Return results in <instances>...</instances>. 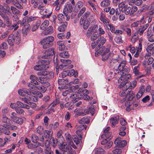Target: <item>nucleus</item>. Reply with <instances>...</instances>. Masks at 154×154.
I'll use <instances>...</instances> for the list:
<instances>
[{
  "label": "nucleus",
  "mask_w": 154,
  "mask_h": 154,
  "mask_svg": "<svg viewBox=\"0 0 154 154\" xmlns=\"http://www.w3.org/2000/svg\"><path fill=\"white\" fill-rule=\"evenodd\" d=\"M106 39L103 37L99 38L97 40V44H98L97 46L98 48H100L102 47L103 44L106 42Z\"/></svg>",
  "instance_id": "19"
},
{
  "label": "nucleus",
  "mask_w": 154,
  "mask_h": 154,
  "mask_svg": "<svg viewBox=\"0 0 154 154\" xmlns=\"http://www.w3.org/2000/svg\"><path fill=\"white\" fill-rule=\"evenodd\" d=\"M58 84L59 85H62L63 86H65L66 85H68L69 84V82L68 80L66 79H59L58 80Z\"/></svg>",
  "instance_id": "31"
},
{
  "label": "nucleus",
  "mask_w": 154,
  "mask_h": 154,
  "mask_svg": "<svg viewBox=\"0 0 154 154\" xmlns=\"http://www.w3.org/2000/svg\"><path fill=\"white\" fill-rule=\"evenodd\" d=\"M94 32V31L93 30L92 27H90L87 30V35L88 36H90L91 34L93 33Z\"/></svg>",
  "instance_id": "61"
},
{
  "label": "nucleus",
  "mask_w": 154,
  "mask_h": 154,
  "mask_svg": "<svg viewBox=\"0 0 154 154\" xmlns=\"http://www.w3.org/2000/svg\"><path fill=\"white\" fill-rule=\"evenodd\" d=\"M68 25V23L66 22H63L62 24L58 28V30L59 32H63L66 29Z\"/></svg>",
  "instance_id": "28"
},
{
  "label": "nucleus",
  "mask_w": 154,
  "mask_h": 154,
  "mask_svg": "<svg viewBox=\"0 0 154 154\" xmlns=\"http://www.w3.org/2000/svg\"><path fill=\"white\" fill-rule=\"evenodd\" d=\"M38 81L41 84L44 85V86L48 87L50 85V83L48 82L47 80V79L44 77H40L38 79Z\"/></svg>",
  "instance_id": "23"
},
{
  "label": "nucleus",
  "mask_w": 154,
  "mask_h": 154,
  "mask_svg": "<svg viewBox=\"0 0 154 154\" xmlns=\"http://www.w3.org/2000/svg\"><path fill=\"white\" fill-rule=\"evenodd\" d=\"M20 40V38H19L15 36L12 33L8 35L7 40L8 44L11 46L13 45L15 42L18 43Z\"/></svg>",
  "instance_id": "8"
},
{
  "label": "nucleus",
  "mask_w": 154,
  "mask_h": 154,
  "mask_svg": "<svg viewBox=\"0 0 154 154\" xmlns=\"http://www.w3.org/2000/svg\"><path fill=\"white\" fill-rule=\"evenodd\" d=\"M78 92L77 94L76 93H73L72 94L69 96L70 99L72 100L73 103H75L77 101L79 100L84 98L85 100H91L92 99V97H90L87 94H80V92L82 91V89L80 88L78 90Z\"/></svg>",
  "instance_id": "1"
},
{
  "label": "nucleus",
  "mask_w": 154,
  "mask_h": 154,
  "mask_svg": "<svg viewBox=\"0 0 154 154\" xmlns=\"http://www.w3.org/2000/svg\"><path fill=\"white\" fill-rule=\"evenodd\" d=\"M31 140L33 143H38L37 140L38 139V138L37 136L34 134H32L31 137Z\"/></svg>",
  "instance_id": "48"
},
{
  "label": "nucleus",
  "mask_w": 154,
  "mask_h": 154,
  "mask_svg": "<svg viewBox=\"0 0 154 154\" xmlns=\"http://www.w3.org/2000/svg\"><path fill=\"white\" fill-rule=\"evenodd\" d=\"M153 50H154V43L151 44L148 46L146 49L147 53L146 54V57L151 56V51Z\"/></svg>",
  "instance_id": "21"
},
{
  "label": "nucleus",
  "mask_w": 154,
  "mask_h": 154,
  "mask_svg": "<svg viewBox=\"0 0 154 154\" xmlns=\"http://www.w3.org/2000/svg\"><path fill=\"white\" fill-rule=\"evenodd\" d=\"M111 47V45L108 44L106 48L103 47L102 48V50L101 55L102 56L103 61H105L111 55V53L110 51Z\"/></svg>",
  "instance_id": "4"
},
{
  "label": "nucleus",
  "mask_w": 154,
  "mask_h": 154,
  "mask_svg": "<svg viewBox=\"0 0 154 154\" xmlns=\"http://www.w3.org/2000/svg\"><path fill=\"white\" fill-rule=\"evenodd\" d=\"M59 149L63 152H66L67 154H74V150L70 146L66 143H60L59 145Z\"/></svg>",
  "instance_id": "5"
},
{
  "label": "nucleus",
  "mask_w": 154,
  "mask_h": 154,
  "mask_svg": "<svg viewBox=\"0 0 154 154\" xmlns=\"http://www.w3.org/2000/svg\"><path fill=\"white\" fill-rule=\"evenodd\" d=\"M73 10V6L72 4L67 3L63 9V13L65 16L68 15V13H71Z\"/></svg>",
  "instance_id": "12"
},
{
  "label": "nucleus",
  "mask_w": 154,
  "mask_h": 154,
  "mask_svg": "<svg viewBox=\"0 0 154 154\" xmlns=\"http://www.w3.org/2000/svg\"><path fill=\"white\" fill-rule=\"evenodd\" d=\"M146 17L145 16H143L138 21L139 22V23H140V24H144L146 23Z\"/></svg>",
  "instance_id": "64"
},
{
  "label": "nucleus",
  "mask_w": 154,
  "mask_h": 154,
  "mask_svg": "<svg viewBox=\"0 0 154 154\" xmlns=\"http://www.w3.org/2000/svg\"><path fill=\"white\" fill-rule=\"evenodd\" d=\"M32 96H25L24 97L20 98V99L23 101L25 103H29L28 101L32 100Z\"/></svg>",
  "instance_id": "36"
},
{
  "label": "nucleus",
  "mask_w": 154,
  "mask_h": 154,
  "mask_svg": "<svg viewBox=\"0 0 154 154\" xmlns=\"http://www.w3.org/2000/svg\"><path fill=\"white\" fill-rule=\"evenodd\" d=\"M122 89V90L120 92V95L121 97H126L128 94V92L129 91H127L125 90H124L123 89Z\"/></svg>",
  "instance_id": "43"
},
{
  "label": "nucleus",
  "mask_w": 154,
  "mask_h": 154,
  "mask_svg": "<svg viewBox=\"0 0 154 154\" xmlns=\"http://www.w3.org/2000/svg\"><path fill=\"white\" fill-rule=\"evenodd\" d=\"M63 133V131L62 130H60L58 131L57 133V137L59 140H61L62 142H63L64 140V138L62 135V134Z\"/></svg>",
  "instance_id": "45"
},
{
  "label": "nucleus",
  "mask_w": 154,
  "mask_h": 154,
  "mask_svg": "<svg viewBox=\"0 0 154 154\" xmlns=\"http://www.w3.org/2000/svg\"><path fill=\"white\" fill-rule=\"evenodd\" d=\"M16 112L19 114H24L25 112L24 110L20 107H17L15 109Z\"/></svg>",
  "instance_id": "57"
},
{
  "label": "nucleus",
  "mask_w": 154,
  "mask_h": 154,
  "mask_svg": "<svg viewBox=\"0 0 154 154\" xmlns=\"http://www.w3.org/2000/svg\"><path fill=\"white\" fill-rule=\"evenodd\" d=\"M131 8L130 6L125 5V6L121 9L122 12L124 13L126 15L130 14V15Z\"/></svg>",
  "instance_id": "25"
},
{
  "label": "nucleus",
  "mask_w": 154,
  "mask_h": 154,
  "mask_svg": "<svg viewBox=\"0 0 154 154\" xmlns=\"http://www.w3.org/2000/svg\"><path fill=\"white\" fill-rule=\"evenodd\" d=\"M121 83L119 86V88H122L124 90L127 91L128 88L131 89V82H126L124 81L122 82H121Z\"/></svg>",
  "instance_id": "14"
},
{
  "label": "nucleus",
  "mask_w": 154,
  "mask_h": 154,
  "mask_svg": "<svg viewBox=\"0 0 154 154\" xmlns=\"http://www.w3.org/2000/svg\"><path fill=\"white\" fill-rule=\"evenodd\" d=\"M145 90V86L142 85L140 86V90L137 95V99L140 98L143 95L144 93Z\"/></svg>",
  "instance_id": "26"
},
{
  "label": "nucleus",
  "mask_w": 154,
  "mask_h": 154,
  "mask_svg": "<svg viewBox=\"0 0 154 154\" xmlns=\"http://www.w3.org/2000/svg\"><path fill=\"white\" fill-rule=\"evenodd\" d=\"M137 10V7L135 6H134L131 8V10L130 12V15H132Z\"/></svg>",
  "instance_id": "58"
},
{
  "label": "nucleus",
  "mask_w": 154,
  "mask_h": 154,
  "mask_svg": "<svg viewBox=\"0 0 154 154\" xmlns=\"http://www.w3.org/2000/svg\"><path fill=\"white\" fill-rule=\"evenodd\" d=\"M53 32V29L52 26H50L45 29L43 32V33L45 35L50 34Z\"/></svg>",
  "instance_id": "27"
},
{
  "label": "nucleus",
  "mask_w": 154,
  "mask_h": 154,
  "mask_svg": "<svg viewBox=\"0 0 154 154\" xmlns=\"http://www.w3.org/2000/svg\"><path fill=\"white\" fill-rule=\"evenodd\" d=\"M2 31L3 32H1V33L2 34L1 36L2 38H4L7 37L8 35L10 32V31L8 30L7 29H5V31H4V29H2Z\"/></svg>",
  "instance_id": "41"
},
{
  "label": "nucleus",
  "mask_w": 154,
  "mask_h": 154,
  "mask_svg": "<svg viewBox=\"0 0 154 154\" xmlns=\"http://www.w3.org/2000/svg\"><path fill=\"white\" fill-rule=\"evenodd\" d=\"M1 125H0V129L2 130V133L7 135H9L10 134L11 132L8 130L7 129L5 128V127L2 128L1 127Z\"/></svg>",
  "instance_id": "49"
},
{
  "label": "nucleus",
  "mask_w": 154,
  "mask_h": 154,
  "mask_svg": "<svg viewBox=\"0 0 154 154\" xmlns=\"http://www.w3.org/2000/svg\"><path fill=\"white\" fill-rule=\"evenodd\" d=\"M27 16H25L23 19L22 21L19 20L17 22V24H20L21 26H23L24 24L26 23V20H27Z\"/></svg>",
  "instance_id": "54"
},
{
  "label": "nucleus",
  "mask_w": 154,
  "mask_h": 154,
  "mask_svg": "<svg viewBox=\"0 0 154 154\" xmlns=\"http://www.w3.org/2000/svg\"><path fill=\"white\" fill-rule=\"evenodd\" d=\"M0 15L3 18L4 21L5 22L6 24L11 22L9 21V18L8 16L6 15L5 13L3 14H0Z\"/></svg>",
  "instance_id": "44"
},
{
  "label": "nucleus",
  "mask_w": 154,
  "mask_h": 154,
  "mask_svg": "<svg viewBox=\"0 0 154 154\" xmlns=\"http://www.w3.org/2000/svg\"><path fill=\"white\" fill-rule=\"evenodd\" d=\"M95 152L96 154H103L104 151L101 148H97L95 149Z\"/></svg>",
  "instance_id": "50"
},
{
  "label": "nucleus",
  "mask_w": 154,
  "mask_h": 154,
  "mask_svg": "<svg viewBox=\"0 0 154 154\" xmlns=\"http://www.w3.org/2000/svg\"><path fill=\"white\" fill-rule=\"evenodd\" d=\"M59 55L60 57L64 58H67L69 56V54L67 51H64L60 53Z\"/></svg>",
  "instance_id": "46"
},
{
  "label": "nucleus",
  "mask_w": 154,
  "mask_h": 154,
  "mask_svg": "<svg viewBox=\"0 0 154 154\" xmlns=\"http://www.w3.org/2000/svg\"><path fill=\"white\" fill-rule=\"evenodd\" d=\"M40 2H41V1L38 0H32L31 3L32 4H34L33 7L34 8H36L38 7V4Z\"/></svg>",
  "instance_id": "55"
},
{
  "label": "nucleus",
  "mask_w": 154,
  "mask_h": 154,
  "mask_svg": "<svg viewBox=\"0 0 154 154\" xmlns=\"http://www.w3.org/2000/svg\"><path fill=\"white\" fill-rule=\"evenodd\" d=\"M95 14H92L90 15L87 19L89 22H91V23H95L96 22L97 20L95 18Z\"/></svg>",
  "instance_id": "37"
},
{
  "label": "nucleus",
  "mask_w": 154,
  "mask_h": 154,
  "mask_svg": "<svg viewBox=\"0 0 154 154\" xmlns=\"http://www.w3.org/2000/svg\"><path fill=\"white\" fill-rule=\"evenodd\" d=\"M119 118V116H116L112 117L110 119V123L112 127H114L115 125L118 123Z\"/></svg>",
  "instance_id": "17"
},
{
  "label": "nucleus",
  "mask_w": 154,
  "mask_h": 154,
  "mask_svg": "<svg viewBox=\"0 0 154 154\" xmlns=\"http://www.w3.org/2000/svg\"><path fill=\"white\" fill-rule=\"evenodd\" d=\"M116 60L118 63H120L118 69L119 70L120 73H122V72H129V70L128 68L125 67L126 61L125 60H122L120 58H118Z\"/></svg>",
  "instance_id": "7"
},
{
  "label": "nucleus",
  "mask_w": 154,
  "mask_h": 154,
  "mask_svg": "<svg viewBox=\"0 0 154 154\" xmlns=\"http://www.w3.org/2000/svg\"><path fill=\"white\" fill-rule=\"evenodd\" d=\"M28 86L29 87L28 89L26 88H23L18 91V94L20 95L24 96L25 94H26L30 96L32 94L35 95L37 93L35 91L36 86L33 85L31 83H28Z\"/></svg>",
  "instance_id": "2"
},
{
  "label": "nucleus",
  "mask_w": 154,
  "mask_h": 154,
  "mask_svg": "<svg viewBox=\"0 0 154 154\" xmlns=\"http://www.w3.org/2000/svg\"><path fill=\"white\" fill-rule=\"evenodd\" d=\"M68 75L70 76H74L75 77H77L78 75V73L76 71L72 69L69 71H68Z\"/></svg>",
  "instance_id": "35"
},
{
  "label": "nucleus",
  "mask_w": 154,
  "mask_h": 154,
  "mask_svg": "<svg viewBox=\"0 0 154 154\" xmlns=\"http://www.w3.org/2000/svg\"><path fill=\"white\" fill-rule=\"evenodd\" d=\"M87 126L86 125H80L79 127V129L76 131V134L79 136L81 139L82 138V136L83 135L82 132V130L85 129L86 130Z\"/></svg>",
  "instance_id": "15"
},
{
  "label": "nucleus",
  "mask_w": 154,
  "mask_h": 154,
  "mask_svg": "<svg viewBox=\"0 0 154 154\" xmlns=\"http://www.w3.org/2000/svg\"><path fill=\"white\" fill-rule=\"evenodd\" d=\"M50 142L54 147L56 146L57 141L56 140L54 139V137H52L51 138Z\"/></svg>",
  "instance_id": "59"
},
{
  "label": "nucleus",
  "mask_w": 154,
  "mask_h": 154,
  "mask_svg": "<svg viewBox=\"0 0 154 154\" xmlns=\"http://www.w3.org/2000/svg\"><path fill=\"white\" fill-rule=\"evenodd\" d=\"M88 3L90 6L92 8V9L95 14H98L99 13L97 9L98 8L97 6L92 3L91 1H89Z\"/></svg>",
  "instance_id": "30"
},
{
  "label": "nucleus",
  "mask_w": 154,
  "mask_h": 154,
  "mask_svg": "<svg viewBox=\"0 0 154 154\" xmlns=\"http://www.w3.org/2000/svg\"><path fill=\"white\" fill-rule=\"evenodd\" d=\"M149 26L148 24H146L143 26H141L139 28L137 33L140 35H143L145 30L148 28Z\"/></svg>",
  "instance_id": "20"
},
{
  "label": "nucleus",
  "mask_w": 154,
  "mask_h": 154,
  "mask_svg": "<svg viewBox=\"0 0 154 154\" xmlns=\"http://www.w3.org/2000/svg\"><path fill=\"white\" fill-rule=\"evenodd\" d=\"M60 60L61 62L63 63L62 65L61 64L60 65V68H61L62 66H63V68L64 66L66 67V66H67L69 64H70L71 63V61L70 60L61 59Z\"/></svg>",
  "instance_id": "29"
},
{
  "label": "nucleus",
  "mask_w": 154,
  "mask_h": 154,
  "mask_svg": "<svg viewBox=\"0 0 154 154\" xmlns=\"http://www.w3.org/2000/svg\"><path fill=\"white\" fill-rule=\"evenodd\" d=\"M114 40L118 44H120L123 42V41L122 39V37L120 36H116Z\"/></svg>",
  "instance_id": "47"
},
{
  "label": "nucleus",
  "mask_w": 154,
  "mask_h": 154,
  "mask_svg": "<svg viewBox=\"0 0 154 154\" xmlns=\"http://www.w3.org/2000/svg\"><path fill=\"white\" fill-rule=\"evenodd\" d=\"M45 152H48L49 151L51 150V147L50 146V142L48 140L45 142Z\"/></svg>",
  "instance_id": "42"
},
{
  "label": "nucleus",
  "mask_w": 154,
  "mask_h": 154,
  "mask_svg": "<svg viewBox=\"0 0 154 154\" xmlns=\"http://www.w3.org/2000/svg\"><path fill=\"white\" fill-rule=\"evenodd\" d=\"M99 19L104 24L105 27L107 26L109 27L111 25V24L109 23V20L107 18L104 14L102 12L100 13Z\"/></svg>",
  "instance_id": "9"
},
{
  "label": "nucleus",
  "mask_w": 154,
  "mask_h": 154,
  "mask_svg": "<svg viewBox=\"0 0 154 154\" xmlns=\"http://www.w3.org/2000/svg\"><path fill=\"white\" fill-rule=\"evenodd\" d=\"M30 79L31 80V81L29 83H31L33 85H34L33 84L35 85H39V83L37 81L38 79L36 76L34 75H31L30 76Z\"/></svg>",
  "instance_id": "22"
},
{
  "label": "nucleus",
  "mask_w": 154,
  "mask_h": 154,
  "mask_svg": "<svg viewBox=\"0 0 154 154\" xmlns=\"http://www.w3.org/2000/svg\"><path fill=\"white\" fill-rule=\"evenodd\" d=\"M29 26L30 25L29 24H27L23 28L22 32L24 35L26 36V35L29 31Z\"/></svg>",
  "instance_id": "32"
},
{
  "label": "nucleus",
  "mask_w": 154,
  "mask_h": 154,
  "mask_svg": "<svg viewBox=\"0 0 154 154\" xmlns=\"http://www.w3.org/2000/svg\"><path fill=\"white\" fill-rule=\"evenodd\" d=\"M114 143L116 146L120 147L125 146L127 142L125 140H121L120 138H117L115 140Z\"/></svg>",
  "instance_id": "13"
},
{
  "label": "nucleus",
  "mask_w": 154,
  "mask_h": 154,
  "mask_svg": "<svg viewBox=\"0 0 154 154\" xmlns=\"http://www.w3.org/2000/svg\"><path fill=\"white\" fill-rule=\"evenodd\" d=\"M78 88V85H76L75 86H72L67 90L65 91L63 93V95L64 96H66L69 94V93H72L76 90L77 88Z\"/></svg>",
  "instance_id": "18"
},
{
  "label": "nucleus",
  "mask_w": 154,
  "mask_h": 154,
  "mask_svg": "<svg viewBox=\"0 0 154 154\" xmlns=\"http://www.w3.org/2000/svg\"><path fill=\"white\" fill-rule=\"evenodd\" d=\"M118 9H116V11L115 10V9L113 8H110V10L109 12V14H110L111 15H113L115 12H116V14H119L118 13Z\"/></svg>",
  "instance_id": "60"
},
{
  "label": "nucleus",
  "mask_w": 154,
  "mask_h": 154,
  "mask_svg": "<svg viewBox=\"0 0 154 154\" xmlns=\"http://www.w3.org/2000/svg\"><path fill=\"white\" fill-rule=\"evenodd\" d=\"M128 72H126L125 73V72H122L121 75L120 77L118 80L119 83L122 82L123 81H126V80L129 79L131 77V75L130 74H128Z\"/></svg>",
  "instance_id": "11"
},
{
  "label": "nucleus",
  "mask_w": 154,
  "mask_h": 154,
  "mask_svg": "<svg viewBox=\"0 0 154 154\" xmlns=\"http://www.w3.org/2000/svg\"><path fill=\"white\" fill-rule=\"evenodd\" d=\"M43 128L40 126H38L36 128V132L39 134H42L43 132Z\"/></svg>",
  "instance_id": "56"
},
{
  "label": "nucleus",
  "mask_w": 154,
  "mask_h": 154,
  "mask_svg": "<svg viewBox=\"0 0 154 154\" xmlns=\"http://www.w3.org/2000/svg\"><path fill=\"white\" fill-rule=\"evenodd\" d=\"M49 24V21L47 20H45L41 24L40 28L44 30L48 26Z\"/></svg>",
  "instance_id": "40"
},
{
  "label": "nucleus",
  "mask_w": 154,
  "mask_h": 154,
  "mask_svg": "<svg viewBox=\"0 0 154 154\" xmlns=\"http://www.w3.org/2000/svg\"><path fill=\"white\" fill-rule=\"evenodd\" d=\"M59 126V123L57 122H55L54 124H51L50 125V126H53V129L54 130H57Z\"/></svg>",
  "instance_id": "62"
},
{
  "label": "nucleus",
  "mask_w": 154,
  "mask_h": 154,
  "mask_svg": "<svg viewBox=\"0 0 154 154\" xmlns=\"http://www.w3.org/2000/svg\"><path fill=\"white\" fill-rule=\"evenodd\" d=\"M139 65L135 66L133 69V72L136 75H140V72L139 71Z\"/></svg>",
  "instance_id": "52"
},
{
  "label": "nucleus",
  "mask_w": 154,
  "mask_h": 154,
  "mask_svg": "<svg viewBox=\"0 0 154 154\" xmlns=\"http://www.w3.org/2000/svg\"><path fill=\"white\" fill-rule=\"evenodd\" d=\"M79 24L80 26H82L84 29H86L89 25L90 22L84 18V16H82L80 18Z\"/></svg>",
  "instance_id": "10"
},
{
  "label": "nucleus",
  "mask_w": 154,
  "mask_h": 154,
  "mask_svg": "<svg viewBox=\"0 0 154 154\" xmlns=\"http://www.w3.org/2000/svg\"><path fill=\"white\" fill-rule=\"evenodd\" d=\"M39 64L34 67V69L36 71H41L46 69L49 67V62L48 60H40L38 62Z\"/></svg>",
  "instance_id": "3"
},
{
  "label": "nucleus",
  "mask_w": 154,
  "mask_h": 154,
  "mask_svg": "<svg viewBox=\"0 0 154 154\" xmlns=\"http://www.w3.org/2000/svg\"><path fill=\"white\" fill-rule=\"evenodd\" d=\"M25 120L26 118L24 117H23L22 118H20L17 117L14 119L13 121L16 123L19 124H22L23 123V121Z\"/></svg>",
  "instance_id": "33"
},
{
  "label": "nucleus",
  "mask_w": 154,
  "mask_h": 154,
  "mask_svg": "<svg viewBox=\"0 0 154 154\" xmlns=\"http://www.w3.org/2000/svg\"><path fill=\"white\" fill-rule=\"evenodd\" d=\"M101 137L102 138H106L108 140L111 139L112 137L111 136V133L110 132H108L105 134H103Z\"/></svg>",
  "instance_id": "39"
},
{
  "label": "nucleus",
  "mask_w": 154,
  "mask_h": 154,
  "mask_svg": "<svg viewBox=\"0 0 154 154\" xmlns=\"http://www.w3.org/2000/svg\"><path fill=\"white\" fill-rule=\"evenodd\" d=\"M54 39V37L51 36H48L44 38L41 42L43 48L46 49L51 46Z\"/></svg>",
  "instance_id": "6"
},
{
  "label": "nucleus",
  "mask_w": 154,
  "mask_h": 154,
  "mask_svg": "<svg viewBox=\"0 0 154 154\" xmlns=\"http://www.w3.org/2000/svg\"><path fill=\"white\" fill-rule=\"evenodd\" d=\"M117 74L118 75H121V76L122 74V73L120 72V70L118 69H116L112 70L110 72L109 75V76L111 78H112L116 76V75H117Z\"/></svg>",
  "instance_id": "24"
},
{
  "label": "nucleus",
  "mask_w": 154,
  "mask_h": 154,
  "mask_svg": "<svg viewBox=\"0 0 154 154\" xmlns=\"http://www.w3.org/2000/svg\"><path fill=\"white\" fill-rule=\"evenodd\" d=\"M86 10L85 7L82 8L79 11V12L78 14V16L79 17L82 16V15L85 12Z\"/></svg>",
  "instance_id": "63"
},
{
  "label": "nucleus",
  "mask_w": 154,
  "mask_h": 154,
  "mask_svg": "<svg viewBox=\"0 0 154 154\" xmlns=\"http://www.w3.org/2000/svg\"><path fill=\"white\" fill-rule=\"evenodd\" d=\"M46 87H45L43 86H36L35 88V90L36 88H38V90L41 91L43 93L47 91Z\"/></svg>",
  "instance_id": "53"
},
{
  "label": "nucleus",
  "mask_w": 154,
  "mask_h": 154,
  "mask_svg": "<svg viewBox=\"0 0 154 154\" xmlns=\"http://www.w3.org/2000/svg\"><path fill=\"white\" fill-rule=\"evenodd\" d=\"M89 122V120L88 119L85 117H84L82 118L79 121L80 123H86L88 124Z\"/></svg>",
  "instance_id": "51"
},
{
  "label": "nucleus",
  "mask_w": 154,
  "mask_h": 154,
  "mask_svg": "<svg viewBox=\"0 0 154 154\" xmlns=\"http://www.w3.org/2000/svg\"><path fill=\"white\" fill-rule=\"evenodd\" d=\"M111 1L109 0H105L102 2L100 3L101 7H104L109 6L110 4Z\"/></svg>",
  "instance_id": "38"
},
{
  "label": "nucleus",
  "mask_w": 154,
  "mask_h": 154,
  "mask_svg": "<svg viewBox=\"0 0 154 154\" xmlns=\"http://www.w3.org/2000/svg\"><path fill=\"white\" fill-rule=\"evenodd\" d=\"M58 48L60 51H62L65 49V45L64 42L63 41H58L57 42Z\"/></svg>",
  "instance_id": "34"
},
{
  "label": "nucleus",
  "mask_w": 154,
  "mask_h": 154,
  "mask_svg": "<svg viewBox=\"0 0 154 154\" xmlns=\"http://www.w3.org/2000/svg\"><path fill=\"white\" fill-rule=\"evenodd\" d=\"M45 55L43 56V58H48V57L51 56H53L54 54V49L52 48H50L48 49L45 52Z\"/></svg>",
  "instance_id": "16"
}]
</instances>
